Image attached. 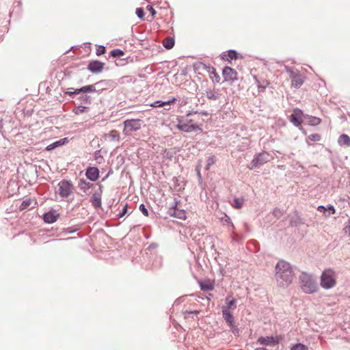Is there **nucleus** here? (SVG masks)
<instances>
[{"instance_id":"2f4dec72","label":"nucleus","mask_w":350,"mask_h":350,"mask_svg":"<svg viewBox=\"0 0 350 350\" xmlns=\"http://www.w3.org/2000/svg\"><path fill=\"white\" fill-rule=\"evenodd\" d=\"M336 285L335 273L329 269V288Z\"/></svg>"},{"instance_id":"052dcab7","label":"nucleus","mask_w":350,"mask_h":350,"mask_svg":"<svg viewBox=\"0 0 350 350\" xmlns=\"http://www.w3.org/2000/svg\"><path fill=\"white\" fill-rule=\"evenodd\" d=\"M254 79H255V80H256V83H258V79H257V77H254Z\"/></svg>"},{"instance_id":"3c124183","label":"nucleus","mask_w":350,"mask_h":350,"mask_svg":"<svg viewBox=\"0 0 350 350\" xmlns=\"http://www.w3.org/2000/svg\"><path fill=\"white\" fill-rule=\"evenodd\" d=\"M327 208L324 206H319L317 207V210L322 212L326 211Z\"/></svg>"},{"instance_id":"f8f14e48","label":"nucleus","mask_w":350,"mask_h":350,"mask_svg":"<svg viewBox=\"0 0 350 350\" xmlns=\"http://www.w3.org/2000/svg\"><path fill=\"white\" fill-rule=\"evenodd\" d=\"M304 114L300 109H296L294 110L293 113L291 116V121L295 126H299L301 122H304Z\"/></svg>"},{"instance_id":"412c9836","label":"nucleus","mask_w":350,"mask_h":350,"mask_svg":"<svg viewBox=\"0 0 350 350\" xmlns=\"http://www.w3.org/2000/svg\"><path fill=\"white\" fill-rule=\"evenodd\" d=\"M98 84V83L83 86L80 88H79V92H81V94H85L87 92H94L96 91V85Z\"/></svg>"},{"instance_id":"6e6552de","label":"nucleus","mask_w":350,"mask_h":350,"mask_svg":"<svg viewBox=\"0 0 350 350\" xmlns=\"http://www.w3.org/2000/svg\"><path fill=\"white\" fill-rule=\"evenodd\" d=\"M98 189L93 193L90 198V201L92 204L95 208H100L101 206V196L103 193V186L101 185H98Z\"/></svg>"},{"instance_id":"473e14b6","label":"nucleus","mask_w":350,"mask_h":350,"mask_svg":"<svg viewBox=\"0 0 350 350\" xmlns=\"http://www.w3.org/2000/svg\"><path fill=\"white\" fill-rule=\"evenodd\" d=\"M124 54V51L119 49H116L111 51V55L113 57H120L123 56Z\"/></svg>"},{"instance_id":"2eb2a0df","label":"nucleus","mask_w":350,"mask_h":350,"mask_svg":"<svg viewBox=\"0 0 350 350\" xmlns=\"http://www.w3.org/2000/svg\"><path fill=\"white\" fill-rule=\"evenodd\" d=\"M59 216V213L55 210H51L43 215V219L46 223L52 224L55 222Z\"/></svg>"},{"instance_id":"bf43d9fd","label":"nucleus","mask_w":350,"mask_h":350,"mask_svg":"<svg viewBox=\"0 0 350 350\" xmlns=\"http://www.w3.org/2000/svg\"><path fill=\"white\" fill-rule=\"evenodd\" d=\"M68 232H69L70 233H71V232H75V230H69Z\"/></svg>"},{"instance_id":"4be33fe9","label":"nucleus","mask_w":350,"mask_h":350,"mask_svg":"<svg viewBox=\"0 0 350 350\" xmlns=\"http://www.w3.org/2000/svg\"><path fill=\"white\" fill-rule=\"evenodd\" d=\"M338 143L340 146H350V137L346 134H342L338 139Z\"/></svg>"},{"instance_id":"864d4df0","label":"nucleus","mask_w":350,"mask_h":350,"mask_svg":"<svg viewBox=\"0 0 350 350\" xmlns=\"http://www.w3.org/2000/svg\"><path fill=\"white\" fill-rule=\"evenodd\" d=\"M196 171H197V174H198V176L199 179H201L202 178V176H201V173H200V169H198V167H197L196 168Z\"/></svg>"},{"instance_id":"393cba45","label":"nucleus","mask_w":350,"mask_h":350,"mask_svg":"<svg viewBox=\"0 0 350 350\" xmlns=\"http://www.w3.org/2000/svg\"><path fill=\"white\" fill-rule=\"evenodd\" d=\"M238 53L234 50H229L227 55H222V59L230 61L237 58Z\"/></svg>"},{"instance_id":"6e6d98bb","label":"nucleus","mask_w":350,"mask_h":350,"mask_svg":"<svg viewBox=\"0 0 350 350\" xmlns=\"http://www.w3.org/2000/svg\"><path fill=\"white\" fill-rule=\"evenodd\" d=\"M188 313H191V314H198V311H197V310H195V311H189V312H188Z\"/></svg>"},{"instance_id":"ea45409f","label":"nucleus","mask_w":350,"mask_h":350,"mask_svg":"<svg viewBox=\"0 0 350 350\" xmlns=\"http://www.w3.org/2000/svg\"><path fill=\"white\" fill-rule=\"evenodd\" d=\"M273 215L276 217V218H280V217H282V215H283V212L280 209V208H274L273 211Z\"/></svg>"},{"instance_id":"cd10ccee","label":"nucleus","mask_w":350,"mask_h":350,"mask_svg":"<svg viewBox=\"0 0 350 350\" xmlns=\"http://www.w3.org/2000/svg\"><path fill=\"white\" fill-rule=\"evenodd\" d=\"M64 94H68L71 98H74L75 95L81 94V92H79V88L74 89L72 88H69L64 90Z\"/></svg>"},{"instance_id":"9b49d317","label":"nucleus","mask_w":350,"mask_h":350,"mask_svg":"<svg viewBox=\"0 0 350 350\" xmlns=\"http://www.w3.org/2000/svg\"><path fill=\"white\" fill-rule=\"evenodd\" d=\"M223 77L225 79V81H235L237 79V72L235 70L232 69L230 67L226 66L223 69Z\"/></svg>"},{"instance_id":"f03ea898","label":"nucleus","mask_w":350,"mask_h":350,"mask_svg":"<svg viewBox=\"0 0 350 350\" xmlns=\"http://www.w3.org/2000/svg\"><path fill=\"white\" fill-rule=\"evenodd\" d=\"M300 286L302 291L306 293H312L317 289V284L312 276L306 272H302L299 276Z\"/></svg>"},{"instance_id":"a211bd4d","label":"nucleus","mask_w":350,"mask_h":350,"mask_svg":"<svg viewBox=\"0 0 350 350\" xmlns=\"http://www.w3.org/2000/svg\"><path fill=\"white\" fill-rule=\"evenodd\" d=\"M68 142V139L66 137L60 139H59V140H57V141H56V142L49 144V146H47L46 147V150L47 151L52 150L55 149L57 147H59L60 146L66 144Z\"/></svg>"},{"instance_id":"5701e85b","label":"nucleus","mask_w":350,"mask_h":350,"mask_svg":"<svg viewBox=\"0 0 350 350\" xmlns=\"http://www.w3.org/2000/svg\"><path fill=\"white\" fill-rule=\"evenodd\" d=\"M176 99L175 98H173L171 100H169L167 101H162V100H157L154 102L151 106L153 107H163L166 105H170L171 103H173Z\"/></svg>"},{"instance_id":"09e8293b","label":"nucleus","mask_w":350,"mask_h":350,"mask_svg":"<svg viewBox=\"0 0 350 350\" xmlns=\"http://www.w3.org/2000/svg\"><path fill=\"white\" fill-rule=\"evenodd\" d=\"M148 9L150 12L152 16H154L156 14V11L152 6L148 5Z\"/></svg>"},{"instance_id":"39448f33","label":"nucleus","mask_w":350,"mask_h":350,"mask_svg":"<svg viewBox=\"0 0 350 350\" xmlns=\"http://www.w3.org/2000/svg\"><path fill=\"white\" fill-rule=\"evenodd\" d=\"M272 159V157L267 152H262L258 154L251 161L248 167L252 170L255 167H259L269 162Z\"/></svg>"},{"instance_id":"49530a36","label":"nucleus","mask_w":350,"mask_h":350,"mask_svg":"<svg viewBox=\"0 0 350 350\" xmlns=\"http://www.w3.org/2000/svg\"><path fill=\"white\" fill-rule=\"evenodd\" d=\"M345 234L350 235V219L348 220L345 227L343 229Z\"/></svg>"},{"instance_id":"a19ab883","label":"nucleus","mask_w":350,"mask_h":350,"mask_svg":"<svg viewBox=\"0 0 350 350\" xmlns=\"http://www.w3.org/2000/svg\"><path fill=\"white\" fill-rule=\"evenodd\" d=\"M140 211L143 213L145 216H148V211L146 208V206L144 204H141L139 207Z\"/></svg>"},{"instance_id":"5fc2aeb1","label":"nucleus","mask_w":350,"mask_h":350,"mask_svg":"<svg viewBox=\"0 0 350 350\" xmlns=\"http://www.w3.org/2000/svg\"><path fill=\"white\" fill-rule=\"evenodd\" d=\"M266 84H267V83H266ZM266 85H258V88H262V89H265V87H266Z\"/></svg>"},{"instance_id":"c85d7f7f","label":"nucleus","mask_w":350,"mask_h":350,"mask_svg":"<svg viewBox=\"0 0 350 350\" xmlns=\"http://www.w3.org/2000/svg\"><path fill=\"white\" fill-rule=\"evenodd\" d=\"M320 139H321V136L319 134H317V133L311 134L307 138V143H308V146H311L312 144L310 143V142H319Z\"/></svg>"},{"instance_id":"b1692460","label":"nucleus","mask_w":350,"mask_h":350,"mask_svg":"<svg viewBox=\"0 0 350 350\" xmlns=\"http://www.w3.org/2000/svg\"><path fill=\"white\" fill-rule=\"evenodd\" d=\"M174 43V39L172 37H167L163 41V45L167 49H171L173 48Z\"/></svg>"},{"instance_id":"c756f323","label":"nucleus","mask_w":350,"mask_h":350,"mask_svg":"<svg viewBox=\"0 0 350 350\" xmlns=\"http://www.w3.org/2000/svg\"><path fill=\"white\" fill-rule=\"evenodd\" d=\"M109 137H110L111 141H119L120 139V135L116 130H112L109 133Z\"/></svg>"},{"instance_id":"7c9ffc66","label":"nucleus","mask_w":350,"mask_h":350,"mask_svg":"<svg viewBox=\"0 0 350 350\" xmlns=\"http://www.w3.org/2000/svg\"><path fill=\"white\" fill-rule=\"evenodd\" d=\"M88 109V107H85V106H78L77 107H75L74 109H73V112L76 114V115H80L84 112L86 111V110Z\"/></svg>"},{"instance_id":"c9c22d12","label":"nucleus","mask_w":350,"mask_h":350,"mask_svg":"<svg viewBox=\"0 0 350 350\" xmlns=\"http://www.w3.org/2000/svg\"><path fill=\"white\" fill-rule=\"evenodd\" d=\"M243 203V198H234L233 206L236 208H241Z\"/></svg>"},{"instance_id":"4c0bfd02","label":"nucleus","mask_w":350,"mask_h":350,"mask_svg":"<svg viewBox=\"0 0 350 350\" xmlns=\"http://www.w3.org/2000/svg\"><path fill=\"white\" fill-rule=\"evenodd\" d=\"M215 157L213 156L209 157L207 159V165H206V170H209L210 166L213 165L215 163Z\"/></svg>"},{"instance_id":"13d9d810","label":"nucleus","mask_w":350,"mask_h":350,"mask_svg":"<svg viewBox=\"0 0 350 350\" xmlns=\"http://www.w3.org/2000/svg\"><path fill=\"white\" fill-rule=\"evenodd\" d=\"M192 114L191 112H189L187 114V116L189 117V116H191Z\"/></svg>"},{"instance_id":"37998d69","label":"nucleus","mask_w":350,"mask_h":350,"mask_svg":"<svg viewBox=\"0 0 350 350\" xmlns=\"http://www.w3.org/2000/svg\"><path fill=\"white\" fill-rule=\"evenodd\" d=\"M200 288L203 291H210V290H212L213 288L212 285H211V284H200Z\"/></svg>"},{"instance_id":"58836bf2","label":"nucleus","mask_w":350,"mask_h":350,"mask_svg":"<svg viewBox=\"0 0 350 350\" xmlns=\"http://www.w3.org/2000/svg\"><path fill=\"white\" fill-rule=\"evenodd\" d=\"M135 13L139 18H140V19L144 18V12L143 8H137Z\"/></svg>"},{"instance_id":"aec40b11","label":"nucleus","mask_w":350,"mask_h":350,"mask_svg":"<svg viewBox=\"0 0 350 350\" xmlns=\"http://www.w3.org/2000/svg\"><path fill=\"white\" fill-rule=\"evenodd\" d=\"M94 186L93 183L87 182L85 180L80 179L78 183V187L83 192L87 193L89 189Z\"/></svg>"},{"instance_id":"de8ad7c7","label":"nucleus","mask_w":350,"mask_h":350,"mask_svg":"<svg viewBox=\"0 0 350 350\" xmlns=\"http://www.w3.org/2000/svg\"><path fill=\"white\" fill-rule=\"evenodd\" d=\"M212 69V72L211 73L214 75V77H216V82L217 83H219V80H220V77L218 75V74L217 73L215 69L213 68V67H211V68Z\"/></svg>"},{"instance_id":"f704fd0d","label":"nucleus","mask_w":350,"mask_h":350,"mask_svg":"<svg viewBox=\"0 0 350 350\" xmlns=\"http://www.w3.org/2000/svg\"><path fill=\"white\" fill-rule=\"evenodd\" d=\"M31 203H32V201L31 199H26V200H23L21 203V204L20 205V209L25 210V209L29 208L30 206V205L31 204Z\"/></svg>"},{"instance_id":"dca6fc26","label":"nucleus","mask_w":350,"mask_h":350,"mask_svg":"<svg viewBox=\"0 0 350 350\" xmlns=\"http://www.w3.org/2000/svg\"><path fill=\"white\" fill-rule=\"evenodd\" d=\"M104 67V64L99 61H92L88 65V69L93 73L100 72Z\"/></svg>"},{"instance_id":"bb28decb","label":"nucleus","mask_w":350,"mask_h":350,"mask_svg":"<svg viewBox=\"0 0 350 350\" xmlns=\"http://www.w3.org/2000/svg\"><path fill=\"white\" fill-rule=\"evenodd\" d=\"M64 94H68L71 98H74L75 95L81 94V92H79V88L74 89L72 88H69L64 90Z\"/></svg>"},{"instance_id":"0eeeda50","label":"nucleus","mask_w":350,"mask_h":350,"mask_svg":"<svg viewBox=\"0 0 350 350\" xmlns=\"http://www.w3.org/2000/svg\"><path fill=\"white\" fill-rule=\"evenodd\" d=\"M58 193L62 198H68L73 190L72 185L68 180H63L58 184Z\"/></svg>"},{"instance_id":"72a5a7b5","label":"nucleus","mask_w":350,"mask_h":350,"mask_svg":"<svg viewBox=\"0 0 350 350\" xmlns=\"http://www.w3.org/2000/svg\"><path fill=\"white\" fill-rule=\"evenodd\" d=\"M79 99L80 100V101L82 103H85V104H90L91 103V97L88 95H86V94H82L80 97L79 98Z\"/></svg>"},{"instance_id":"7ed1b4c3","label":"nucleus","mask_w":350,"mask_h":350,"mask_svg":"<svg viewBox=\"0 0 350 350\" xmlns=\"http://www.w3.org/2000/svg\"><path fill=\"white\" fill-rule=\"evenodd\" d=\"M284 69L291 79V85L295 88H299L303 85L305 80L304 77L301 74L299 70L288 66H284Z\"/></svg>"},{"instance_id":"f257e3e1","label":"nucleus","mask_w":350,"mask_h":350,"mask_svg":"<svg viewBox=\"0 0 350 350\" xmlns=\"http://www.w3.org/2000/svg\"><path fill=\"white\" fill-rule=\"evenodd\" d=\"M275 278L280 286H288L294 278V273L291 264L283 260L278 261L275 265Z\"/></svg>"},{"instance_id":"a18cd8bd","label":"nucleus","mask_w":350,"mask_h":350,"mask_svg":"<svg viewBox=\"0 0 350 350\" xmlns=\"http://www.w3.org/2000/svg\"><path fill=\"white\" fill-rule=\"evenodd\" d=\"M221 221L224 222V224H230L233 227V224L231 223V219L228 215H226L224 217H222Z\"/></svg>"},{"instance_id":"a878e982","label":"nucleus","mask_w":350,"mask_h":350,"mask_svg":"<svg viewBox=\"0 0 350 350\" xmlns=\"http://www.w3.org/2000/svg\"><path fill=\"white\" fill-rule=\"evenodd\" d=\"M327 270H324L321 275V285L325 289H328V273Z\"/></svg>"},{"instance_id":"4d7b16f0","label":"nucleus","mask_w":350,"mask_h":350,"mask_svg":"<svg viewBox=\"0 0 350 350\" xmlns=\"http://www.w3.org/2000/svg\"><path fill=\"white\" fill-rule=\"evenodd\" d=\"M290 222H291V226H296L297 225V223L294 222L292 219L291 220Z\"/></svg>"},{"instance_id":"f3484780","label":"nucleus","mask_w":350,"mask_h":350,"mask_svg":"<svg viewBox=\"0 0 350 350\" xmlns=\"http://www.w3.org/2000/svg\"><path fill=\"white\" fill-rule=\"evenodd\" d=\"M221 94L218 89H207L206 90V96L211 100H217L220 98Z\"/></svg>"},{"instance_id":"e433bc0d","label":"nucleus","mask_w":350,"mask_h":350,"mask_svg":"<svg viewBox=\"0 0 350 350\" xmlns=\"http://www.w3.org/2000/svg\"><path fill=\"white\" fill-rule=\"evenodd\" d=\"M291 350H308V347L303 344L298 343L293 345Z\"/></svg>"},{"instance_id":"8fccbe9b","label":"nucleus","mask_w":350,"mask_h":350,"mask_svg":"<svg viewBox=\"0 0 350 350\" xmlns=\"http://www.w3.org/2000/svg\"><path fill=\"white\" fill-rule=\"evenodd\" d=\"M235 302H236L235 299H232V300L229 301L228 302V306L227 307L229 308L234 306Z\"/></svg>"},{"instance_id":"603ef678","label":"nucleus","mask_w":350,"mask_h":350,"mask_svg":"<svg viewBox=\"0 0 350 350\" xmlns=\"http://www.w3.org/2000/svg\"><path fill=\"white\" fill-rule=\"evenodd\" d=\"M335 213V208L333 206L329 204V215Z\"/></svg>"},{"instance_id":"20e7f679","label":"nucleus","mask_w":350,"mask_h":350,"mask_svg":"<svg viewBox=\"0 0 350 350\" xmlns=\"http://www.w3.org/2000/svg\"><path fill=\"white\" fill-rule=\"evenodd\" d=\"M143 120L140 119H128L124 122L123 132L128 135L131 133L139 130L143 124Z\"/></svg>"},{"instance_id":"4468645a","label":"nucleus","mask_w":350,"mask_h":350,"mask_svg":"<svg viewBox=\"0 0 350 350\" xmlns=\"http://www.w3.org/2000/svg\"><path fill=\"white\" fill-rule=\"evenodd\" d=\"M85 175L91 181H95L99 177V170L96 167H90L87 169Z\"/></svg>"},{"instance_id":"423d86ee","label":"nucleus","mask_w":350,"mask_h":350,"mask_svg":"<svg viewBox=\"0 0 350 350\" xmlns=\"http://www.w3.org/2000/svg\"><path fill=\"white\" fill-rule=\"evenodd\" d=\"M192 120L185 121L181 119H178L177 128L182 131L186 133H191L196 130L202 131V129L196 124H191Z\"/></svg>"},{"instance_id":"9d476101","label":"nucleus","mask_w":350,"mask_h":350,"mask_svg":"<svg viewBox=\"0 0 350 350\" xmlns=\"http://www.w3.org/2000/svg\"><path fill=\"white\" fill-rule=\"evenodd\" d=\"M258 343L265 346L275 345L279 342L278 337L261 336L257 340Z\"/></svg>"},{"instance_id":"79ce46f5","label":"nucleus","mask_w":350,"mask_h":350,"mask_svg":"<svg viewBox=\"0 0 350 350\" xmlns=\"http://www.w3.org/2000/svg\"><path fill=\"white\" fill-rule=\"evenodd\" d=\"M105 47L103 46H98V47L96 49V55H101L105 53Z\"/></svg>"},{"instance_id":"ddd939ff","label":"nucleus","mask_w":350,"mask_h":350,"mask_svg":"<svg viewBox=\"0 0 350 350\" xmlns=\"http://www.w3.org/2000/svg\"><path fill=\"white\" fill-rule=\"evenodd\" d=\"M222 314L223 318L226 321V322L229 325L230 327H233L234 325V317L231 314L230 310L228 307L223 306L222 307Z\"/></svg>"},{"instance_id":"1a4fd4ad","label":"nucleus","mask_w":350,"mask_h":350,"mask_svg":"<svg viewBox=\"0 0 350 350\" xmlns=\"http://www.w3.org/2000/svg\"><path fill=\"white\" fill-rule=\"evenodd\" d=\"M168 213L170 216L180 219H186V212L183 209H179L177 208L176 202L169 208Z\"/></svg>"},{"instance_id":"c03bdc74","label":"nucleus","mask_w":350,"mask_h":350,"mask_svg":"<svg viewBox=\"0 0 350 350\" xmlns=\"http://www.w3.org/2000/svg\"><path fill=\"white\" fill-rule=\"evenodd\" d=\"M127 213V205L126 204L122 210L118 214L119 218L122 217Z\"/></svg>"},{"instance_id":"6ab92c4d","label":"nucleus","mask_w":350,"mask_h":350,"mask_svg":"<svg viewBox=\"0 0 350 350\" xmlns=\"http://www.w3.org/2000/svg\"><path fill=\"white\" fill-rule=\"evenodd\" d=\"M321 122V120L319 118L314 117V116H304V123L312 125V126H316L318 125Z\"/></svg>"}]
</instances>
